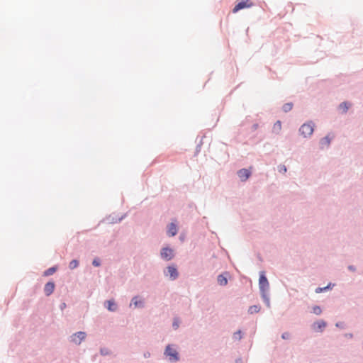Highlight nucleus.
<instances>
[{
  "label": "nucleus",
  "instance_id": "obj_18",
  "mask_svg": "<svg viewBox=\"0 0 363 363\" xmlns=\"http://www.w3.org/2000/svg\"><path fill=\"white\" fill-rule=\"evenodd\" d=\"M260 296L262 299L263 300V302L264 303L265 306L270 308L271 303H270V297H269V293H265L260 294Z\"/></svg>",
  "mask_w": 363,
  "mask_h": 363
},
{
  "label": "nucleus",
  "instance_id": "obj_28",
  "mask_svg": "<svg viewBox=\"0 0 363 363\" xmlns=\"http://www.w3.org/2000/svg\"><path fill=\"white\" fill-rule=\"evenodd\" d=\"M242 338V332L241 330H237L235 333H234L233 334V339L234 340H241Z\"/></svg>",
  "mask_w": 363,
  "mask_h": 363
},
{
  "label": "nucleus",
  "instance_id": "obj_33",
  "mask_svg": "<svg viewBox=\"0 0 363 363\" xmlns=\"http://www.w3.org/2000/svg\"><path fill=\"white\" fill-rule=\"evenodd\" d=\"M335 326L339 328H343L345 326V323L343 322H337L335 323Z\"/></svg>",
  "mask_w": 363,
  "mask_h": 363
},
{
  "label": "nucleus",
  "instance_id": "obj_25",
  "mask_svg": "<svg viewBox=\"0 0 363 363\" xmlns=\"http://www.w3.org/2000/svg\"><path fill=\"white\" fill-rule=\"evenodd\" d=\"M281 128V122L280 121H277L273 127L274 132L278 133Z\"/></svg>",
  "mask_w": 363,
  "mask_h": 363
},
{
  "label": "nucleus",
  "instance_id": "obj_8",
  "mask_svg": "<svg viewBox=\"0 0 363 363\" xmlns=\"http://www.w3.org/2000/svg\"><path fill=\"white\" fill-rule=\"evenodd\" d=\"M86 333L84 331H78L71 335V341L76 345H80L81 342L86 338Z\"/></svg>",
  "mask_w": 363,
  "mask_h": 363
},
{
  "label": "nucleus",
  "instance_id": "obj_20",
  "mask_svg": "<svg viewBox=\"0 0 363 363\" xmlns=\"http://www.w3.org/2000/svg\"><path fill=\"white\" fill-rule=\"evenodd\" d=\"M293 106L294 104L292 102H288L282 106L281 109L284 113H288L293 108Z\"/></svg>",
  "mask_w": 363,
  "mask_h": 363
},
{
  "label": "nucleus",
  "instance_id": "obj_21",
  "mask_svg": "<svg viewBox=\"0 0 363 363\" xmlns=\"http://www.w3.org/2000/svg\"><path fill=\"white\" fill-rule=\"evenodd\" d=\"M350 106H351V104L350 102H348V101H343V102L340 104L339 108L340 109H342L343 113H346L348 111V109H349Z\"/></svg>",
  "mask_w": 363,
  "mask_h": 363
},
{
  "label": "nucleus",
  "instance_id": "obj_10",
  "mask_svg": "<svg viewBox=\"0 0 363 363\" xmlns=\"http://www.w3.org/2000/svg\"><path fill=\"white\" fill-rule=\"evenodd\" d=\"M326 326H327V322L325 321L324 320H320L314 322L312 324L311 328L315 332H320L321 333L326 328Z\"/></svg>",
  "mask_w": 363,
  "mask_h": 363
},
{
  "label": "nucleus",
  "instance_id": "obj_26",
  "mask_svg": "<svg viewBox=\"0 0 363 363\" xmlns=\"http://www.w3.org/2000/svg\"><path fill=\"white\" fill-rule=\"evenodd\" d=\"M180 320L178 317H174L173 318L172 328L174 330H177L179 327Z\"/></svg>",
  "mask_w": 363,
  "mask_h": 363
},
{
  "label": "nucleus",
  "instance_id": "obj_36",
  "mask_svg": "<svg viewBox=\"0 0 363 363\" xmlns=\"http://www.w3.org/2000/svg\"><path fill=\"white\" fill-rule=\"evenodd\" d=\"M258 126L259 125L257 123H254L251 128L252 130L255 131L258 128Z\"/></svg>",
  "mask_w": 363,
  "mask_h": 363
},
{
  "label": "nucleus",
  "instance_id": "obj_13",
  "mask_svg": "<svg viewBox=\"0 0 363 363\" xmlns=\"http://www.w3.org/2000/svg\"><path fill=\"white\" fill-rule=\"evenodd\" d=\"M104 306L106 308L111 312H115L117 310V303L114 299H109L105 301Z\"/></svg>",
  "mask_w": 363,
  "mask_h": 363
},
{
  "label": "nucleus",
  "instance_id": "obj_14",
  "mask_svg": "<svg viewBox=\"0 0 363 363\" xmlns=\"http://www.w3.org/2000/svg\"><path fill=\"white\" fill-rule=\"evenodd\" d=\"M332 138L329 135L322 138L319 141L320 149L323 150L325 146L329 147L330 145Z\"/></svg>",
  "mask_w": 363,
  "mask_h": 363
},
{
  "label": "nucleus",
  "instance_id": "obj_34",
  "mask_svg": "<svg viewBox=\"0 0 363 363\" xmlns=\"http://www.w3.org/2000/svg\"><path fill=\"white\" fill-rule=\"evenodd\" d=\"M347 269H348V270H350L351 272H355L356 271V267L354 266V265H349L347 267Z\"/></svg>",
  "mask_w": 363,
  "mask_h": 363
},
{
  "label": "nucleus",
  "instance_id": "obj_32",
  "mask_svg": "<svg viewBox=\"0 0 363 363\" xmlns=\"http://www.w3.org/2000/svg\"><path fill=\"white\" fill-rule=\"evenodd\" d=\"M201 144H197L196 146V149H195L194 156H196L201 152Z\"/></svg>",
  "mask_w": 363,
  "mask_h": 363
},
{
  "label": "nucleus",
  "instance_id": "obj_41",
  "mask_svg": "<svg viewBox=\"0 0 363 363\" xmlns=\"http://www.w3.org/2000/svg\"><path fill=\"white\" fill-rule=\"evenodd\" d=\"M348 337H352V334H351V333H350V334H349V335H348Z\"/></svg>",
  "mask_w": 363,
  "mask_h": 363
},
{
  "label": "nucleus",
  "instance_id": "obj_12",
  "mask_svg": "<svg viewBox=\"0 0 363 363\" xmlns=\"http://www.w3.org/2000/svg\"><path fill=\"white\" fill-rule=\"evenodd\" d=\"M230 277V273L228 272H224L220 274L217 277V281L220 286H226L228 282V277Z\"/></svg>",
  "mask_w": 363,
  "mask_h": 363
},
{
  "label": "nucleus",
  "instance_id": "obj_5",
  "mask_svg": "<svg viewBox=\"0 0 363 363\" xmlns=\"http://www.w3.org/2000/svg\"><path fill=\"white\" fill-rule=\"evenodd\" d=\"M179 231V225L177 218H172V221L167 224L166 234L169 238L174 237Z\"/></svg>",
  "mask_w": 363,
  "mask_h": 363
},
{
  "label": "nucleus",
  "instance_id": "obj_9",
  "mask_svg": "<svg viewBox=\"0 0 363 363\" xmlns=\"http://www.w3.org/2000/svg\"><path fill=\"white\" fill-rule=\"evenodd\" d=\"M237 174L241 182H245L252 175V172L250 169L242 168L238 171Z\"/></svg>",
  "mask_w": 363,
  "mask_h": 363
},
{
  "label": "nucleus",
  "instance_id": "obj_29",
  "mask_svg": "<svg viewBox=\"0 0 363 363\" xmlns=\"http://www.w3.org/2000/svg\"><path fill=\"white\" fill-rule=\"evenodd\" d=\"M100 354L102 356L109 355L111 354V351L107 347H101L100 348Z\"/></svg>",
  "mask_w": 363,
  "mask_h": 363
},
{
  "label": "nucleus",
  "instance_id": "obj_23",
  "mask_svg": "<svg viewBox=\"0 0 363 363\" xmlns=\"http://www.w3.org/2000/svg\"><path fill=\"white\" fill-rule=\"evenodd\" d=\"M126 216V214H123L121 217H118L117 216H112L111 219V223H118L121 222Z\"/></svg>",
  "mask_w": 363,
  "mask_h": 363
},
{
  "label": "nucleus",
  "instance_id": "obj_31",
  "mask_svg": "<svg viewBox=\"0 0 363 363\" xmlns=\"http://www.w3.org/2000/svg\"><path fill=\"white\" fill-rule=\"evenodd\" d=\"M290 333L289 332H284L281 334V338L283 340H289L290 338Z\"/></svg>",
  "mask_w": 363,
  "mask_h": 363
},
{
  "label": "nucleus",
  "instance_id": "obj_3",
  "mask_svg": "<svg viewBox=\"0 0 363 363\" xmlns=\"http://www.w3.org/2000/svg\"><path fill=\"white\" fill-rule=\"evenodd\" d=\"M259 289L260 294L269 293V282L264 271H260L259 274Z\"/></svg>",
  "mask_w": 363,
  "mask_h": 363
},
{
  "label": "nucleus",
  "instance_id": "obj_15",
  "mask_svg": "<svg viewBox=\"0 0 363 363\" xmlns=\"http://www.w3.org/2000/svg\"><path fill=\"white\" fill-rule=\"evenodd\" d=\"M130 304L134 305L135 308H143L145 307V302L143 300L139 299L138 296L132 298Z\"/></svg>",
  "mask_w": 363,
  "mask_h": 363
},
{
  "label": "nucleus",
  "instance_id": "obj_39",
  "mask_svg": "<svg viewBox=\"0 0 363 363\" xmlns=\"http://www.w3.org/2000/svg\"><path fill=\"white\" fill-rule=\"evenodd\" d=\"M235 363H242V358H237L235 361Z\"/></svg>",
  "mask_w": 363,
  "mask_h": 363
},
{
  "label": "nucleus",
  "instance_id": "obj_27",
  "mask_svg": "<svg viewBox=\"0 0 363 363\" xmlns=\"http://www.w3.org/2000/svg\"><path fill=\"white\" fill-rule=\"evenodd\" d=\"M311 313L315 315H320L322 313V308L320 306L315 305L313 307Z\"/></svg>",
  "mask_w": 363,
  "mask_h": 363
},
{
  "label": "nucleus",
  "instance_id": "obj_6",
  "mask_svg": "<svg viewBox=\"0 0 363 363\" xmlns=\"http://www.w3.org/2000/svg\"><path fill=\"white\" fill-rule=\"evenodd\" d=\"M160 257L164 261H170L174 257V250L169 245L163 247L160 250Z\"/></svg>",
  "mask_w": 363,
  "mask_h": 363
},
{
  "label": "nucleus",
  "instance_id": "obj_38",
  "mask_svg": "<svg viewBox=\"0 0 363 363\" xmlns=\"http://www.w3.org/2000/svg\"><path fill=\"white\" fill-rule=\"evenodd\" d=\"M143 356L145 358H149L150 357V353L149 352H145Z\"/></svg>",
  "mask_w": 363,
  "mask_h": 363
},
{
  "label": "nucleus",
  "instance_id": "obj_37",
  "mask_svg": "<svg viewBox=\"0 0 363 363\" xmlns=\"http://www.w3.org/2000/svg\"><path fill=\"white\" fill-rule=\"evenodd\" d=\"M185 238H186L185 235H184V234H183V233H181V234L179 235V240H180L181 242H183V241L185 240Z\"/></svg>",
  "mask_w": 363,
  "mask_h": 363
},
{
  "label": "nucleus",
  "instance_id": "obj_17",
  "mask_svg": "<svg viewBox=\"0 0 363 363\" xmlns=\"http://www.w3.org/2000/svg\"><path fill=\"white\" fill-rule=\"evenodd\" d=\"M58 265L55 264L49 267L43 272V277H49L55 274L58 270Z\"/></svg>",
  "mask_w": 363,
  "mask_h": 363
},
{
  "label": "nucleus",
  "instance_id": "obj_16",
  "mask_svg": "<svg viewBox=\"0 0 363 363\" xmlns=\"http://www.w3.org/2000/svg\"><path fill=\"white\" fill-rule=\"evenodd\" d=\"M335 286V284H333L332 282H329L327 286H324V287H317L315 289V292L316 294H320V293H323V292H326L328 291H330Z\"/></svg>",
  "mask_w": 363,
  "mask_h": 363
},
{
  "label": "nucleus",
  "instance_id": "obj_2",
  "mask_svg": "<svg viewBox=\"0 0 363 363\" xmlns=\"http://www.w3.org/2000/svg\"><path fill=\"white\" fill-rule=\"evenodd\" d=\"M315 123L312 121L304 123L299 128L298 132L305 138H310L314 131Z\"/></svg>",
  "mask_w": 363,
  "mask_h": 363
},
{
  "label": "nucleus",
  "instance_id": "obj_4",
  "mask_svg": "<svg viewBox=\"0 0 363 363\" xmlns=\"http://www.w3.org/2000/svg\"><path fill=\"white\" fill-rule=\"evenodd\" d=\"M164 275L169 277L171 281L176 280L179 275L177 266L175 264L168 265L164 269Z\"/></svg>",
  "mask_w": 363,
  "mask_h": 363
},
{
  "label": "nucleus",
  "instance_id": "obj_40",
  "mask_svg": "<svg viewBox=\"0 0 363 363\" xmlns=\"http://www.w3.org/2000/svg\"><path fill=\"white\" fill-rule=\"evenodd\" d=\"M203 137H202V138L200 139V141H199V143H198V144H201V146H202V145H203Z\"/></svg>",
  "mask_w": 363,
  "mask_h": 363
},
{
  "label": "nucleus",
  "instance_id": "obj_11",
  "mask_svg": "<svg viewBox=\"0 0 363 363\" xmlns=\"http://www.w3.org/2000/svg\"><path fill=\"white\" fill-rule=\"evenodd\" d=\"M55 282L53 280L48 281L44 286V293L46 296H50L55 291Z\"/></svg>",
  "mask_w": 363,
  "mask_h": 363
},
{
  "label": "nucleus",
  "instance_id": "obj_24",
  "mask_svg": "<svg viewBox=\"0 0 363 363\" xmlns=\"http://www.w3.org/2000/svg\"><path fill=\"white\" fill-rule=\"evenodd\" d=\"M91 264L94 267H101V259L99 257H94L93 259L92 262H91Z\"/></svg>",
  "mask_w": 363,
  "mask_h": 363
},
{
  "label": "nucleus",
  "instance_id": "obj_35",
  "mask_svg": "<svg viewBox=\"0 0 363 363\" xmlns=\"http://www.w3.org/2000/svg\"><path fill=\"white\" fill-rule=\"evenodd\" d=\"M67 307V304L65 302H62L60 305V309L63 311Z\"/></svg>",
  "mask_w": 363,
  "mask_h": 363
},
{
  "label": "nucleus",
  "instance_id": "obj_1",
  "mask_svg": "<svg viewBox=\"0 0 363 363\" xmlns=\"http://www.w3.org/2000/svg\"><path fill=\"white\" fill-rule=\"evenodd\" d=\"M174 347V345L168 344L164 350V355L170 362H177L180 359V354Z\"/></svg>",
  "mask_w": 363,
  "mask_h": 363
},
{
  "label": "nucleus",
  "instance_id": "obj_19",
  "mask_svg": "<svg viewBox=\"0 0 363 363\" xmlns=\"http://www.w3.org/2000/svg\"><path fill=\"white\" fill-rule=\"evenodd\" d=\"M261 310V306L260 305L257 304V305H252V306H250L247 310V313L249 314H255V313H257L260 311Z\"/></svg>",
  "mask_w": 363,
  "mask_h": 363
},
{
  "label": "nucleus",
  "instance_id": "obj_30",
  "mask_svg": "<svg viewBox=\"0 0 363 363\" xmlns=\"http://www.w3.org/2000/svg\"><path fill=\"white\" fill-rule=\"evenodd\" d=\"M278 171H279V172L284 174V173L286 172L287 168H286V167L285 165L280 164V165L278 166Z\"/></svg>",
  "mask_w": 363,
  "mask_h": 363
},
{
  "label": "nucleus",
  "instance_id": "obj_7",
  "mask_svg": "<svg viewBox=\"0 0 363 363\" xmlns=\"http://www.w3.org/2000/svg\"><path fill=\"white\" fill-rule=\"evenodd\" d=\"M254 4L251 0H241L240 1H237L233 9H232V12L233 13H236L239 11L245 9H249Z\"/></svg>",
  "mask_w": 363,
  "mask_h": 363
},
{
  "label": "nucleus",
  "instance_id": "obj_22",
  "mask_svg": "<svg viewBox=\"0 0 363 363\" xmlns=\"http://www.w3.org/2000/svg\"><path fill=\"white\" fill-rule=\"evenodd\" d=\"M79 266V260L77 259H72L69 264V268L71 270L77 269Z\"/></svg>",
  "mask_w": 363,
  "mask_h": 363
}]
</instances>
